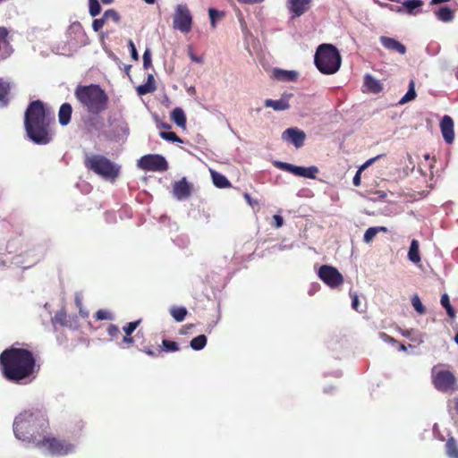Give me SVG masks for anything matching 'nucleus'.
I'll use <instances>...</instances> for the list:
<instances>
[{
	"mask_svg": "<svg viewBox=\"0 0 458 458\" xmlns=\"http://www.w3.org/2000/svg\"><path fill=\"white\" fill-rule=\"evenodd\" d=\"M18 343L4 349L0 353V370L9 382L17 385L31 383L39 371L35 353L24 347H17Z\"/></svg>",
	"mask_w": 458,
	"mask_h": 458,
	"instance_id": "nucleus-1",
	"label": "nucleus"
},
{
	"mask_svg": "<svg viewBox=\"0 0 458 458\" xmlns=\"http://www.w3.org/2000/svg\"><path fill=\"white\" fill-rule=\"evenodd\" d=\"M53 121L41 100L30 102L24 114V127L29 138L36 144H48L52 140L50 123Z\"/></svg>",
	"mask_w": 458,
	"mask_h": 458,
	"instance_id": "nucleus-2",
	"label": "nucleus"
},
{
	"mask_svg": "<svg viewBox=\"0 0 458 458\" xmlns=\"http://www.w3.org/2000/svg\"><path fill=\"white\" fill-rule=\"evenodd\" d=\"M48 428V421L39 413L25 411L13 422L15 437L24 442L38 445Z\"/></svg>",
	"mask_w": 458,
	"mask_h": 458,
	"instance_id": "nucleus-3",
	"label": "nucleus"
},
{
	"mask_svg": "<svg viewBox=\"0 0 458 458\" xmlns=\"http://www.w3.org/2000/svg\"><path fill=\"white\" fill-rule=\"evenodd\" d=\"M74 96L89 114H100L108 107V95L98 84L78 85Z\"/></svg>",
	"mask_w": 458,
	"mask_h": 458,
	"instance_id": "nucleus-4",
	"label": "nucleus"
},
{
	"mask_svg": "<svg viewBox=\"0 0 458 458\" xmlns=\"http://www.w3.org/2000/svg\"><path fill=\"white\" fill-rule=\"evenodd\" d=\"M83 165L88 171L108 182H114L121 172L120 165L101 154L86 153Z\"/></svg>",
	"mask_w": 458,
	"mask_h": 458,
	"instance_id": "nucleus-5",
	"label": "nucleus"
},
{
	"mask_svg": "<svg viewBox=\"0 0 458 458\" xmlns=\"http://www.w3.org/2000/svg\"><path fill=\"white\" fill-rule=\"evenodd\" d=\"M341 61L339 51L331 44L320 45L314 56L316 67L324 74L335 73L341 66Z\"/></svg>",
	"mask_w": 458,
	"mask_h": 458,
	"instance_id": "nucleus-6",
	"label": "nucleus"
},
{
	"mask_svg": "<svg viewBox=\"0 0 458 458\" xmlns=\"http://www.w3.org/2000/svg\"><path fill=\"white\" fill-rule=\"evenodd\" d=\"M432 381L435 387L444 393H453L457 389L456 378L453 372L446 369H432Z\"/></svg>",
	"mask_w": 458,
	"mask_h": 458,
	"instance_id": "nucleus-7",
	"label": "nucleus"
},
{
	"mask_svg": "<svg viewBox=\"0 0 458 458\" xmlns=\"http://www.w3.org/2000/svg\"><path fill=\"white\" fill-rule=\"evenodd\" d=\"M37 447L47 450L55 455H67L73 451L74 445L67 442L66 440L50 437L45 435Z\"/></svg>",
	"mask_w": 458,
	"mask_h": 458,
	"instance_id": "nucleus-8",
	"label": "nucleus"
},
{
	"mask_svg": "<svg viewBox=\"0 0 458 458\" xmlns=\"http://www.w3.org/2000/svg\"><path fill=\"white\" fill-rule=\"evenodd\" d=\"M152 340L154 341L155 345L150 344L148 346H145L141 350L148 356L158 357L163 352H174L180 350L178 343L174 341L162 339V344H159V339L157 335L152 337Z\"/></svg>",
	"mask_w": 458,
	"mask_h": 458,
	"instance_id": "nucleus-9",
	"label": "nucleus"
},
{
	"mask_svg": "<svg viewBox=\"0 0 458 458\" xmlns=\"http://www.w3.org/2000/svg\"><path fill=\"white\" fill-rule=\"evenodd\" d=\"M139 166L146 171L165 172L168 169V163L161 155L148 154L140 159Z\"/></svg>",
	"mask_w": 458,
	"mask_h": 458,
	"instance_id": "nucleus-10",
	"label": "nucleus"
},
{
	"mask_svg": "<svg viewBox=\"0 0 458 458\" xmlns=\"http://www.w3.org/2000/svg\"><path fill=\"white\" fill-rule=\"evenodd\" d=\"M318 277L330 288H337L344 283V276L333 266L322 265L318 269Z\"/></svg>",
	"mask_w": 458,
	"mask_h": 458,
	"instance_id": "nucleus-11",
	"label": "nucleus"
},
{
	"mask_svg": "<svg viewBox=\"0 0 458 458\" xmlns=\"http://www.w3.org/2000/svg\"><path fill=\"white\" fill-rule=\"evenodd\" d=\"M192 17L189 8L186 5L179 4L176 7L174 17V27L183 33H188L191 30Z\"/></svg>",
	"mask_w": 458,
	"mask_h": 458,
	"instance_id": "nucleus-12",
	"label": "nucleus"
},
{
	"mask_svg": "<svg viewBox=\"0 0 458 458\" xmlns=\"http://www.w3.org/2000/svg\"><path fill=\"white\" fill-rule=\"evenodd\" d=\"M276 166L284 171L289 172L296 176H301L310 179H315L317 174L318 173V168L317 166H297L289 163L284 162H277Z\"/></svg>",
	"mask_w": 458,
	"mask_h": 458,
	"instance_id": "nucleus-13",
	"label": "nucleus"
},
{
	"mask_svg": "<svg viewBox=\"0 0 458 458\" xmlns=\"http://www.w3.org/2000/svg\"><path fill=\"white\" fill-rule=\"evenodd\" d=\"M305 139V132L296 127L288 128L282 133V140L291 142L296 148L304 145Z\"/></svg>",
	"mask_w": 458,
	"mask_h": 458,
	"instance_id": "nucleus-14",
	"label": "nucleus"
},
{
	"mask_svg": "<svg viewBox=\"0 0 458 458\" xmlns=\"http://www.w3.org/2000/svg\"><path fill=\"white\" fill-rule=\"evenodd\" d=\"M13 48L10 43L9 30L0 27V60H5L12 55Z\"/></svg>",
	"mask_w": 458,
	"mask_h": 458,
	"instance_id": "nucleus-15",
	"label": "nucleus"
},
{
	"mask_svg": "<svg viewBox=\"0 0 458 458\" xmlns=\"http://www.w3.org/2000/svg\"><path fill=\"white\" fill-rule=\"evenodd\" d=\"M173 193L174 196L179 200L188 199L191 194V185L186 181L185 178H182L174 183Z\"/></svg>",
	"mask_w": 458,
	"mask_h": 458,
	"instance_id": "nucleus-16",
	"label": "nucleus"
},
{
	"mask_svg": "<svg viewBox=\"0 0 458 458\" xmlns=\"http://www.w3.org/2000/svg\"><path fill=\"white\" fill-rule=\"evenodd\" d=\"M312 0H287V7L293 17H300L309 9Z\"/></svg>",
	"mask_w": 458,
	"mask_h": 458,
	"instance_id": "nucleus-17",
	"label": "nucleus"
},
{
	"mask_svg": "<svg viewBox=\"0 0 458 458\" xmlns=\"http://www.w3.org/2000/svg\"><path fill=\"white\" fill-rule=\"evenodd\" d=\"M440 129L444 140L447 143H452L454 139V121L449 115H445L440 122Z\"/></svg>",
	"mask_w": 458,
	"mask_h": 458,
	"instance_id": "nucleus-18",
	"label": "nucleus"
},
{
	"mask_svg": "<svg viewBox=\"0 0 458 458\" xmlns=\"http://www.w3.org/2000/svg\"><path fill=\"white\" fill-rule=\"evenodd\" d=\"M380 42L384 47L390 51H394L401 55H404L406 53V47L393 38L382 36L380 37Z\"/></svg>",
	"mask_w": 458,
	"mask_h": 458,
	"instance_id": "nucleus-19",
	"label": "nucleus"
},
{
	"mask_svg": "<svg viewBox=\"0 0 458 458\" xmlns=\"http://www.w3.org/2000/svg\"><path fill=\"white\" fill-rule=\"evenodd\" d=\"M72 114V107L71 104L64 103L60 106L59 112H58L59 123L62 126L67 125L71 122Z\"/></svg>",
	"mask_w": 458,
	"mask_h": 458,
	"instance_id": "nucleus-20",
	"label": "nucleus"
},
{
	"mask_svg": "<svg viewBox=\"0 0 458 458\" xmlns=\"http://www.w3.org/2000/svg\"><path fill=\"white\" fill-rule=\"evenodd\" d=\"M264 105L266 107H271L276 111H284L290 107L288 99L284 98L278 100L266 99Z\"/></svg>",
	"mask_w": 458,
	"mask_h": 458,
	"instance_id": "nucleus-21",
	"label": "nucleus"
},
{
	"mask_svg": "<svg viewBox=\"0 0 458 458\" xmlns=\"http://www.w3.org/2000/svg\"><path fill=\"white\" fill-rule=\"evenodd\" d=\"M435 15L443 22H450L454 18V12L448 6H442L435 11Z\"/></svg>",
	"mask_w": 458,
	"mask_h": 458,
	"instance_id": "nucleus-22",
	"label": "nucleus"
},
{
	"mask_svg": "<svg viewBox=\"0 0 458 458\" xmlns=\"http://www.w3.org/2000/svg\"><path fill=\"white\" fill-rule=\"evenodd\" d=\"M172 121L179 127L186 128V116L181 107H175L171 113Z\"/></svg>",
	"mask_w": 458,
	"mask_h": 458,
	"instance_id": "nucleus-23",
	"label": "nucleus"
},
{
	"mask_svg": "<svg viewBox=\"0 0 458 458\" xmlns=\"http://www.w3.org/2000/svg\"><path fill=\"white\" fill-rule=\"evenodd\" d=\"M11 91V83L0 78V103L2 106H7L9 103V94Z\"/></svg>",
	"mask_w": 458,
	"mask_h": 458,
	"instance_id": "nucleus-24",
	"label": "nucleus"
},
{
	"mask_svg": "<svg viewBox=\"0 0 458 458\" xmlns=\"http://www.w3.org/2000/svg\"><path fill=\"white\" fill-rule=\"evenodd\" d=\"M156 90V85H155V81H154V77L152 74H149L148 76V81L146 83L142 84V85H140L138 88H137V93L140 95V96H143V95H146L148 93H152Z\"/></svg>",
	"mask_w": 458,
	"mask_h": 458,
	"instance_id": "nucleus-25",
	"label": "nucleus"
},
{
	"mask_svg": "<svg viewBox=\"0 0 458 458\" xmlns=\"http://www.w3.org/2000/svg\"><path fill=\"white\" fill-rule=\"evenodd\" d=\"M364 84L372 93H379L383 89L381 83L369 74L364 77Z\"/></svg>",
	"mask_w": 458,
	"mask_h": 458,
	"instance_id": "nucleus-26",
	"label": "nucleus"
},
{
	"mask_svg": "<svg viewBox=\"0 0 458 458\" xmlns=\"http://www.w3.org/2000/svg\"><path fill=\"white\" fill-rule=\"evenodd\" d=\"M86 124L91 130L100 131L104 128L105 123L99 114H89V117L86 121Z\"/></svg>",
	"mask_w": 458,
	"mask_h": 458,
	"instance_id": "nucleus-27",
	"label": "nucleus"
},
{
	"mask_svg": "<svg viewBox=\"0 0 458 458\" xmlns=\"http://www.w3.org/2000/svg\"><path fill=\"white\" fill-rule=\"evenodd\" d=\"M445 454L450 458H458V442L451 437L445 443Z\"/></svg>",
	"mask_w": 458,
	"mask_h": 458,
	"instance_id": "nucleus-28",
	"label": "nucleus"
},
{
	"mask_svg": "<svg viewBox=\"0 0 458 458\" xmlns=\"http://www.w3.org/2000/svg\"><path fill=\"white\" fill-rule=\"evenodd\" d=\"M408 259L412 263H419L420 261V256L419 251V242L417 240H412L410 245V249L408 251Z\"/></svg>",
	"mask_w": 458,
	"mask_h": 458,
	"instance_id": "nucleus-29",
	"label": "nucleus"
},
{
	"mask_svg": "<svg viewBox=\"0 0 458 458\" xmlns=\"http://www.w3.org/2000/svg\"><path fill=\"white\" fill-rule=\"evenodd\" d=\"M403 5L405 8V11L409 14H417L420 13L419 10L416 9L421 7L423 5L422 0H404L403 2Z\"/></svg>",
	"mask_w": 458,
	"mask_h": 458,
	"instance_id": "nucleus-30",
	"label": "nucleus"
},
{
	"mask_svg": "<svg viewBox=\"0 0 458 458\" xmlns=\"http://www.w3.org/2000/svg\"><path fill=\"white\" fill-rule=\"evenodd\" d=\"M211 175H212V180H213V183L218 187V188H227V187H230L231 186V183L230 182L228 181V179L217 173V172H212L211 173Z\"/></svg>",
	"mask_w": 458,
	"mask_h": 458,
	"instance_id": "nucleus-31",
	"label": "nucleus"
},
{
	"mask_svg": "<svg viewBox=\"0 0 458 458\" xmlns=\"http://www.w3.org/2000/svg\"><path fill=\"white\" fill-rule=\"evenodd\" d=\"M297 72L293 71H284L277 70L276 71V77L284 81H293L297 79Z\"/></svg>",
	"mask_w": 458,
	"mask_h": 458,
	"instance_id": "nucleus-32",
	"label": "nucleus"
},
{
	"mask_svg": "<svg viewBox=\"0 0 458 458\" xmlns=\"http://www.w3.org/2000/svg\"><path fill=\"white\" fill-rule=\"evenodd\" d=\"M207 341L205 335H199L191 339L190 346L195 351H200L206 346Z\"/></svg>",
	"mask_w": 458,
	"mask_h": 458,
	"instance_id": "nucleus-33",
	"label": "nucleus"
},
{
	"mask_svg": "<svg viewBox=\"0 0 458 458\" xmlns=\"http://www.w3.org/2000/svg\"><path fill=\"white\" fill-rule=\"evenodd\" d=\"M187 310L184 307H173L170 310L171 316L174 318L177 322H182L184 320L185 317L187 316Z\"/></svg>",
	"mask_w": 458,
	"mask_h": 458,
	"instance_id": "nucleus-34",
	"label": "nucleus"
},
{
	"mask_svg": "<svg viewBox=\"0 0 458 458\" xmlns=\"http://www.w3.org/2000/svg\"><path fill=\"white\" fill-rule=\"evenodd\" d=\"M441 305L445 309L447 315L451 318H455V310L450 303V299L447 293H443L440 299Z\"/></svg>",
	"mask_w": 458,
	"mask_h": 458,
	"instance_id": "nucleus-35",
	"label": "nucleus"
},
{
	"mask_svg": "<svg viewBox=\"0 0 458 458\" xmlns=\"http://www.w3.org/2000/svg\"><path fill=\"white\" fill-rule=\"evenodd\" d=\"M417 94L414 89V82L411 81L409 85V89L406 94L401 98L399 104L403 105L407 102L413 100L416 98Z\"/></svg>",
	"mask_w": 458,
	"mask_h": 458,
	"instance_id": "nucleus-36",
	"label": "nucleus"
},
{
	"mask_svg": "<svg viewBox=\"0 0 458 458\" xmlns=\"http://www.w3.org/2000/svg\"><path fill=\"white\" fill-rule=\"evenodd\" d=\"M104 20L106 21L111 20L114 23H119L121 21V15L119 13L114 9H108L104 13Z\"/></svg>",
	"mask_w": 458,
	"mask_h": 458,
	"instance_id": "nucleus-37",
	"label": "nucleus"
},
{
	"mask_svg": "<svg viewBox=\"0 0 458 458\" xmlns=\"http://www.w3.org/2000/svg\"><path fill=\"white\" fill-rule=\"evenodd\" d=\"M67 318H68V316H67L66 311L64 309H62L55 314L54 321L55 323L60 324L61 326H67V322H68Z\"/></svg>",
	"mask_w": 458,
	"mask_h": 458,
	"instance_id": "nucleus-38",
	"label": "nucleus"
},
{
	"mask_svg": "<svg viewBox=\"0 0 458 458\" xmlns=\"http://www.w3.org/2000/svg\"><path fill=\"white\" fill-rule=\"evenodd\" d=\"M89 12L92 17H96L101 12V6L98 0H89Z\"/></svg>",
	"mask_w": 458,
	"mask_h": 458,
	"instance_id": "nucleus-39",
	"label": "nucleus"
},
{
	"mask_svg": "<svg viewBox=\"0 0 458 458\" xmlns=\"http://www.w3.org/2000/svg\"><path fill=\"white\" fill-rule=\"evenodd\" d=\"M159 135L162 139L168 140V141L179 142V143L182 142V139L179 138L177 136V134L173 131H160Z\"/></svg>",
	"mask_w": 458,
	"mask_h": 458,
	"instance_id": "nucleus-40",
	"label": "nucleus"
},
{
	"mask_svg": "<svg viewBox=\"0 0 458 458\" xmlns=\"http://www.w3.org/2000/svg\"><path fill=\"white\" fill-rule=\"evenodd\" d=\"M449 411L453 420L458 421V396L450 401Z\"/></svg>",
	"mask_w": 458,
	"mask_h": 458,
	"instance_id": "nucleus-41",
	"label": "nucleus"
},
{
	"mask_svg": "<svg viewBox=\"0 0 458 458\" xmlns=\"http://www.w3.org/2000/svg\"><path fill=\"white\" fill-rule=\"evenodd\" d=\"M208 14H209V18H210V22H211V25L212 27H216V18H222L225 16V12H222V11H217L214 8H210L208 10Z\"/></svg>",
	"mask_w": 458,
	"mask_h": 458,
	"instance_id": "nucleus-42",
	"label": "nucleus"
},
{
	"mask_svg": "<svg viewBox=\"0 0 458 458\" xmlns=\"http://www.w3.org/2000/svg\"><path fill=\"white\" fill-rule=\"evenodd\" d=\"M411 303H412V306L414 308V310L419 313V314H424L426 312V309L425 307L423 306V304L421 303L420 298L418 295H414L412 298H411Z\"/></svg>",
	"mask_w": 458,
	"mask_h": 458,
	"instance_id": "nucleus-43",
	"label": "nucleus"
},
{
	"mask_svg": "<svg viewBox=\"0 0 458 458\" xmlns=\"http://www.w3.org/2000/svg\"><path fill=\"white\" fill-rule=\"evenodd\" d=\"M95 318L98 320H113L114 319L113 314L106 310H98L95 313Z\"/></svg>",
	"mask_w": 458,
	"mask_h": 458,
	"instance_id": "nucleus-44",
	"label": "nucleus"
},
{
	"mask_svg": "<svg viewBox=\"0 0 458 458\" xmlns=\"http://www.w3.org/2000/svg\"><path fill=\"white\" fill-rule=\"evenodd\" d=\"M140 319L139 320H136V321H133V322H129L127 323L123 327V332L125 333V335H131V334L134 332V330L138 327V326L140 325Z\"/></svg>",
	"mask_w": 458,
	"mask_h": 458,
	"instance_id": "nucleus-45",
	"label": "nucleus"
},
{
	"mask_svg": "<svg viewBox=\"0 0 458 458\" xmlns=\"http://www.w3.org/2000/svg\"><path fill=\"white\" fill-rule=\"evenodd\" d=\"M143 67L145 70H148L152 67L151 52L147 48L143 54Z\"/></svg>",
	"mask_w": 458,
	"mask_h": 458,
	"instance_id": "nucleus-46",
	"label": "nucleus"
},
{
	"mask_svg": "<svg viewBox=\"0 0 458 458\" xmlns=\"http://www.w3.org/2000/svg\"><path fill=\"white\" fill-rule=\"evenodd\" d=\"M377 234V230L374 227H369V229L366 230L364 233L363 241L369 243L372 242V240L376 237Z\"/></svg>",
	"mask_w": 458,
	"mask_h": 458,
	"instance_id": "nucleus-47",
	"label": "nucleus"
},
{
	"mask_svg": "<svg viewBox=\"0 0 458 458\" xmlns=\"http://www.w3.org/2000/svg\"><path fill=\"white\" fill-rule=\"evenodd\" d=\"M106 22V21L104 20V15L99 19H95L92 22L93 30L98 32L103 28Z\"/></svg>",
	"mask_w": 458,
	"mask_h": 458,
	"instance_id": "nucleus-48",
	"label": "nucleus"
},
{
	"mask_svg": "<svg viewBox=\"0 0 458 458\" xmlns=\"http://www.w3.org/2000/svg\"><path fill=\"white\" fill-rule=\"evenodd\" d=\"M128 47H129L130 51H131V58L133 60H135V61H138L139 60V55H138L136 47H135V45H134V43H133V41L131 39H129Z\"/></svg>",
	"mask_w": 458,
	"mask_h": 458,
	"instance_id": "nucleus-49",
	"label": "nucleus"
},
{
	"mask_svg": "<svg viewBox=\"0 0 458 458\" xmlns=\"http://www.w3.org/2000/svg\"><path fill=\"white\" fill-rule=\"evenodd\" d=\"M120 333V330L116 325L110 324L107 327V334L111 337H116Z\"/></svg>",
	"mask_w": 458,
	"mask_h": 458,
	"instance_id": "nucleus-50",
	"label": "nucleus"
},
{
	"mask_svg": "<svg viewBox=\"0 0 458 458\" xmlns=\"http://www.w3.org/2000/svg\"><path fill=\"white\" fill-rule=\"evenodd\" d=\"M384 155H378L375 157H372V158H369V160H367L360 167V169H361L362 171L365 170L366 168H368L369 165H371L372 164H374L377 159H379L380 157H382Z\"/></svg>",
	"mask_w": 458,
	"mask_h": 458,
	"instance_id": "nucleus-51",
	"label": "nucleus"
},
{
	"mask_svg": "<svg viewBox=\"0 0 458 458\" xmlns=\"http://www.w3.org/2000/svg\"><path fill=\"white\" fill-rule=\"evenodd\" d=\"M189 56L194 63L202 64L204 62L203 57L197 56L191 50L189 51Z\"/></svg>",
	"mask_w": 458,
	"mask_h": 458,
	"instance_id": "nucleus-52",
	"label": "nucleus"
},
{
	"mask_svg": "<svg viewBox=\"0 0 458 458\" xmlns=\"http://www.w3.org/2000/svg\"><path fill=\"white\" fill-rule=\"evenodd\" d=\"M361 173H362V170L359 168L358 171L356 172V174L353 177V180H352L354 186L360 185Z\"/></svg>",
	"mask_w": 458,
	"mask_h": 458,
	"instance_id": "nucleus-53",
	"label": "nucleus"
},
{
	"mask_svg": "<svg viewBox=\"0 0 458 458\" xmlns=\"http://www.w3.org/2000/svg\"><path fill=\"white\" fill-rule=\"evenodd\" d=\"M351 297H352V307L355 310H358V307L360 305V302H359V299H358V296L356 293H351Z\"/></svg>",
	"mask_w": 458,
	"mask_h": 458,
	"instance_id": "nucleus-54",
	"label": "nucleus"
},
{
	"mask_svg": "<svg viewBox=\"0 0 458 458\" xmlns=\"http://www.w3.org/2000/svg\"><path fill=\"white\" fill-rule=\"evenodd\" d=\"M380 338L383 339L384 341L391 343V344L397 343V341L394 338H393L392 336L388 335L386 333H380Z\"/></svg>",
	"mask_w": 458,
	"mask_h": 458,
	"instance_id": "nucleus-55",
	"label": "nucleus"
},
{
	"mask_svg": "<svg viewBox=\"0 0 458 458\" xmlns=\"http://www.w3.org/2000/svg\"><path fill=\"white\" fill-rule=\"evenodd\" d=\"M273 219L275 221V225L276 228H279L283 225V223H284V220H283V217L279 215H275L273 216Z\"/></svg>",
	"mask_w": 458,
	"mask_h": 458,
	"instance_id": "nucleus-56",
	"label": "nucleus"
},
{
	"mask_svg": "<svg viewBox=\"0 0 458 458\" xmlns=\"http://www.w3.org/2000/svg\"><path fill=\"white\" fill-rule=\"evenodd\" d=\"M123 343L126 344V347H129L134 343L133 337L131 335H125L123 338Z\"/></svg>",
	"mask_w": 458,
	"mask_h": 458,
	"instance_id": "nucleus-57",
	"label": "nucleus"
},
{
	"mask_svg": "<svg viewBox=\"0 0 458 458\" xmlns=\"http://www.w3.org/2000/svg\"><path fill=\"white\" fill-rule=\"evenodd\" d=\"M391 11L396 12V13H403L404 11V7L403 6H394L392 4H386Z\"/></svg>",
	"mask_w": 458,
	"mask_h": 458,
	"instance_id": "nucleus-58",
	"label": "nucleus"
},
{
	"mask_svg": "<svg viewBox=\"0 0 458 458\" xmlns=\"http://www.w3.org/2000/svg\"><path fill=\"white\" fill-rule=\"evenodd\" d=\"M398 331L401 333V335L404 337H410L411 335L412 330L408 329H402L401 327H398Z\"/></svg>",
	"mask_w": 458,
	"mask_h": 458,
	"instance_id": "nucleus-59",
	"label": "nucleus"
},
{
	"mask_svg": "<svg viewBox=\"0 0 458 458\" xmlns=\"http://www.w3.org/2000/svg\"><path fill=\"white\" fill-rule=\"evenodd\" d=\"M239 3H242V4H258V3H261L263 2L264 0H237Z\"/></svg>",
	"mask_w": 458,
	"mask_h": 458,
	"instance_id": "nucleus-60",
	"label": "nucleus"
},
{
	"mask_svg": "<svg viewBox=\"0 0 458 458\" xmlns=\"http://www.w3.org/2000/svg\"><path fill=\"white\" fill-rule=\"evenodd\" d=\"M75 304L79 309L82 308V300L79 295L75 296Z\"/></svg>",
	"mask_w": 458,
	"mask_h": 458,
	"instance_id": "nucleus-61",
	"label": "nucleus"
},
{
	"mask_svg": "<svg viewBox=\"0 0 458 458\" xmlns=\"http://www.w3.org/2000/svg\"><path fill=\"white\" fill-rule=\"evenodd\" d=\"M79 313L82 318H87L89 316V312L85 310L83 308L79 309Z\"/></svg>",
	"mask_w": 458,
	"mask_h": 458,
	"instance_id": "nucleus-62",
	"label": "nucleus"
},
{
	"mask_svg": "<svg viewBox=\"0 0 458 458\" xmlns=\"http://www.w3.org/2000/svg\"><path fill=\"white\" fill-rule=\"evenodd\" d=\"M376 230H377V233H378L379 232H383V233H386L387 232V228L385 227V226H376L374 227Z\"/></svg>",
	"mask_w": 458,
	"mask_h": 458,
	"instance_id": "nucleus-63",
	"label": "nucleus"
},
{
	"mask_svg": "<svg viewBox=\"0 0 458 458\" xmlns=\"http://www.w3.org/2000/svg\"><path fill=\"white\" fill-rule=\"evenodd\" d=\"M450 0H431V4H439L442 3L449 2Z\"/></svg>",
	"mask_w": 458,
	"mask_h": 458,
	"instance_id": "nucleus-64",
	"label": "nucleus"
}]
</instances>
